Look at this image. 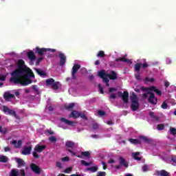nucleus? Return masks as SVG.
I'll list each match as a JSON object with an SVG mask.
<instances>
[{
    "mask_svg": "<svg viewBox=\"0 0 176 176\" xmlns=\"http://www.w3.org/2000/svg\"><path fill=\"white\" fill-rule=\"evenodd\" d=\"M30 78H35L34 72L25 65V63L23 59H19L16 68L11 73L10 82L14 85L28 86V85L32 83V80Z\"/></svg>",
    "mask_w": 176,
    "mask_h": 176,
    "instance_id": "f257e3e1",
    "label": "nucleus"
},
{
    "mask_svg": "<svg viewBox=\"0 0 176 176\" xmlns=\"http://www.w3.org/2000/svg\"><path fill=\"white\" fill-rule=\"evenodd\" d=\"M99 78H109L110 80H116L118 79V73L116 72L111 70L109 74L107 73L105 70H101L98 72Z\"/></svg>",
    "mask_w": 176,
    "mask_h": 176,
    "instance_id": "f03ea898",
    "label": "nucleus"
},
{
    "mask_svg": "<svg viewBox=\"0 0 176 176\" xmlns=\"http://www.w3.org/2000/svg\"><path fill=\"white\" fill-rule=\"evenodd\" d=\"M141 90H142V91H154V93H156L157 96H162V91L157 89V88L155 86H151L149 87H141Z\"/></svg>",
    "mask_w": 176,
    "mask_h": 176,
    "instance_id": "7ed1b4c3",
    "label": "nucleus"
},
{
    "mask_svg": "<svg viewBox=\"0 0 176 176\" xmlns=\"http://www.w3.org/2000/svg\"><path fill=\"white\" fill-rule=\"evenodd\" d=\"M65 146L67 148L68 152L72 154V156H76V153L73 152L74 146H75V142L72 141H67L65 143Z\"/></svg>",
    "mask_w": 176,
    "mask_h": 176,
    "instance_id": "20e7f679",
    "label": "nucleus"
},
{
    "mask_svg": "<svg viewBox=\"0 0 176 176\" xmlns=\"http://www.w3.org/2000/svg\"><path fill=\"white\" fill-rule=\"evenodd\" d=\"M118 97H121L122 99L123 102L124 104H128L129 103V91H124L123 93L122 91H118L117 93Z\"/></svg>",
    "mask_w": 176,
    "mask_h": 176,
    "instance_id": "39448f33",
    "label": "nucleus"
},
{
    "mask_svg": "<svg viewBox=\"0 0 176 176\" xmlns=\"http://www.w3.org/2000/svg\"><path fill=\"white\" fill-rule=\"evenodd\" d=\"M147 94H149L148 102L153 105H156L157 104V98L155 97V94L151 91H147Z\"/></svg>",
    "mask_w": 176,
    "mask_h": 176,
    "instance_id": "423d86ee",
    "label": "nucleus"
},
{
    "mask_svg": "<svg viewBox=\"0 0 176 176\" xmlns=\"http://www.w3.org/2000/svg\"><path fill=\"white\" fill-rule=\"evenodd\" d=\"M79 69H80V65H74L72 70V79H73V80H76V74L78 73V71H79Z\"/></svg>",
    "mask_w": 176,
    "mask_h": 176,
    "instance_id": "0eeeda50",
    "label": "nucleus"
},
{
    "mask_svg": "<svg viewBox=\"0 0 176 176\" xmlns=\"http://www.w3.org/2000/svg\"><path fill=\"white\" fill-rule=\"evenodd\" d=\"M3 111L6 115H11L12 116H14V118H16V119L18 118H17V114L16 113V111L9 109V107H8L6 106H3Z\"/></svg>",
    "mask_w": 176,
    "mask_h": 176,
    "instance_id": "6e6552de",
    "label": "nucleus"
},
{
    "mask_svg": "<svg viewBox=\"0 0 176 176\" xmlns=\"http://www.w3.org/2000/svg\"><path fill=\"white\" fill-rule=\"evenodd\" d=\"M32 151V145L29 146H25L21 151V153L24 155L25 156H28V155H31V152Z\"/></svg>",
    "mask_w": 176,
    "mask_h": 176,
    "instance_id": "1a4fd4ad",
    "label": "nucleus"
},
{
    "mask_svg": "<svg viewBox=\"0 0 176 176\" xmlns=\"http://www.w3.org/2000/svg\"><path fill=\"white\" fill-rule=\"evenodd\" d=\"M46 52H47V48H40L39 47L35 48V53L38 56H43Z\"/></svg>",
    "mask_w": 176,
    "mask_h": 176,
    "instance_id": "9d476101",
    "label": "nucleus"
},
{
    "mask_svg": "<svg viewBox=\"0 0 176 176\" xmlns=\"http://www.w3.org/2000/svg\"><path fill=\"white\" fill-rule=\"evenodd\" d=\"M59 58H60V67L65 65V62L67 61V56H65V54L60 52L59 53Z\"/></svg>",
    "mask_w": 176,
    "mask_h": 176,
    "instance_id": "9b49d317",
    "label": "nucleus"
},
{
    "mask_svg": "<svg viewBox=\"0 0 176 176\" xmlns=\"http://www.w3.org/2000/svg\"><path fill=\"white\" fill-rule=\"evenodd\" d=\"M30 168L33 173H35V174H41V168L38 166V165L32 164L30 165Z\"/></svg>",
    "mask_w": 176,
    "mask_h": 176,
    "instance_id": "f8f14e48",
    "label": "nucleus"
},
{
    "mask_svg": "<svg viewBox=\"0 0 176 176\" xmlns=\"http://www.w3.org/2000/svg\"><path fill=\"white\" fill-rule=\"evenodd\" d=\"M46 149V145L37 144L34 146V151L38 153H42Z\"/></svg>",
    "mask_w": 176,
    "mask_h": 176,
    "instance_id": "ddd939ff",
    "label": "nucleus"
},
{
    "mask_svg": "<svg viewBox=\"0 0 176 176\" xmlns=\"http://www.w3.org/2000/svg\"><path fill=\"white\" fill-rule=\"evenodd\" d=\"M11 144L15 145L14 148H16V149H19L20 148H21V146L23 145V141H21V140H19L17 142V140H12Z\"/></svg>",
    "mask_w": 176,
    "mask_h": 176,
    "instance_id": "4468645a",
    "label": "nucleus"
},
{
    "mask_svg": "<svg viewBox=\"0 0 176 176\" xmlns=\"http://www.w3.org/2000/svg\"><path fill=\"white\" fill-rule=\"evenodd\" d=\"M60 122L65 123V124H67V126H72V127H74L75 126V122L67 120L64 118H60Z\"/></svg>",
    "mask_w": 176,
    "mask_h": 176,
    "instance_id": "2eb2a0df",
    "label": "nucleus"
},
{
    "mask_svg": "<svg viewBox=\"0 0 176 176\" xmlns=\"http://www.w3.org/2000/svg\"><path fill=\"white\" fill-rule=\"evenodd\" d=\"M15 162L18 164V168H21V167H25V162L21 158H15Z\"/></svg>",
    "mask_w": 176,
    "mask_h": 176,
    "instance_id": "dca6fc26",
    "label": "nucleus"
},
{
    "mask_svg": "<svg viewBox=\"0 0 176 176\" xmlns=\"http://www.w3.org/2000/svg\"><path fill=\"white\" fill-rule=\"evenodd\" d=\"M27 56L30 61H35V60H36V56L32 50L29 51Z\"/></svg>",
    "mask_w": 176,
    "mask_h": 176,
    "instance_id": "f3484780",
    "label": "nucleus"
},
{
    "mask_svg": "<svg viewBox=\"0 0 176 176\" xmlns=\"http://www.w3.org/2000/svg\"><path fill=\"white\" fill-rule=\"evenodd\" d=\"M140 108V103L138 102H131V109L133 112L137 111Z\"/></svg>",
    "mask_w": 176,
    "mask_h": 176,
    "instance_id": "a211bd4d",
    "label": "nucleus"
},
{
    "mask_svg": "<svg viewBox=\"0 0 176 176\" xmlns=\"http://www.w3.org/2000/svg\"><path fill=\"white\" fill-rule=\"evenodd\" d=\"M3 98L5 100H10V98H15L14 94H10L9 91H6L4 93Z\"/></svg>",
    "mask_w": 176,
    "mask_h": 176,
    "instance_id": "6ab92c4d",
    "label": "nucleus"
},
{
    "mask_svg": "<svg viewBox=\"0 0 176 176\" xmlns=\"http://www.w3.org/2000/svg\"><path fill=\"white\" fill-rule=\"evenodd\" d=\"M80 112L78 111H73L70 114V118H73L74 119H78V118H80Z\"/></svg>",
    "mask_w": 176,
    "mask_h": 176,
    "instance_id": "aec40b11",
    "label": "nucleus"
},
{
    "mask_svg": "<svg viewBox=\"0 0 176 176\" xmlns=\"http://www.w3.org/2000/svg\"><path fill=\"white\" fill-rule=\"evenodd\" d=\"M115 61H116L117 63L119 62V61H121L122 63H131L130 60L126 58V57H124V56L121 57V58H116Z\"/></svg>",
    "mask_w": 176,
    "mask_h": 176,
    "instance_id": "412c9836",
    "label": "nucleus"
},
{
    "mask_svg": "<svg viewBox=\"0 0 176 176\" xmlns=\"http://www.w3.org/2000/svg\"><path fill=\"white\" fill-rule=\"evenodd\" d=\"M34 71L39 75V76H46V73L41 69L34 68Z\"/></svg>",
    "mask_w": 176,
    "mask_h": 176,
    "instance_id": "4be33fe9",
    "label": "nucleus"
},
{
    "mask_svg": "<svg viewBox=\"0 0 176 176\" xmlns=\"http://www.w3.org/2000/svg\"><path fill=\"white\" fill-rule=\"evenodd\" d=\"M120 166H124V167H129V164L126 162V160L122 157H120Z\"/></svg>",
    "mask_w": 176,
    "mask_h": 176,
    "instance_id": "5701e85b",
    "label": "nucleus"
},
{
    "mask_svg": "<svg viewBox=\"0 0 176 176\" xmlns=\"http://www.w3.org/2000/svg\"><path fill=\"white\" fill-rule=\"evenodd\" d=\"M157 174L161 176H170V173L165 170H159L157 172Z\"/></svg>",
    "mask_w": 176,
    "mask_h": 176,
    "instance_id": "b1692460",
    "label": "nucleus"
},
{
    "mask_svg": "<svg viewBox=\"0 0 176 176\" xmlns=\"http://www.w3.org/2000/svg\"><path fill=\"white\" fill-rule=\"evenodd\" d=\"M131 102H138V96L134 93L130 96Z\"/></svg>",
    "mask_w": 176,
    "mask_h": 176,
    "instance_id": "393cba45",
    "label": "nucleus"
},
{
    "mask_svg": "<svg viewBox=\"0 0 176 176\" xmlns=\"http://www.w3.org/2000/svg\"><path fill=\"white\" fill-rule=\"evenodd\" d=\"M140 140H142L146 144H152V139H149L148 137L146 136H140Z\"/></svg>",
    "mask_w": 176,
    "mask_h": 176,
    "instance_id": "a878e982",
    "label": "nucleus"
},
{
    "mask_svg": "<svg viewBox=\"0 0 176 176\" xmlns=\"http://www.w3.org/2000/svg\"><path fill=\"white\" fill-rule=\"evenodd\" d=\"M129 141L131 142V144H134V145L141 144V140H140L138 139L130 138V139H129Z\"/></svg>",
    "mask_w": 176,
    "mask_h": 176,
    "instance_id": "bb28decb",
    "label": "nucleus"
},
{
    "mask_svg": "<svg viewBox=\"0 0 176 176\" xmlns=\"http://www.w3.org/2000/svg\"><path fill=\"white\" fill-rule=\"evenodd\" d=\"M98 170V167L97 166H91V167H88L87 168V171H90L91 173H97Z\"/></svg>",
    "mask_w": 176,
    "mask_h": 176,
    "instance_id": "cd10ccee",
    "label": "nucleus"
},
{
    "mask_svg": "<svg viewBox=\"0 0 176 176\" xmlns=\"http://www.w3.org/2000/svg\"><path fill=\"white\" fill-rule=\"evenodd\" d=\"M60 86V82H56L54 81V84L51 85L52 89L53 90H58V87Z\"/></svg>",
    "mask_w": 176,
    "mask_h": 176,
    "instance_id": "c85d7f7f",
    "label": "nucleus"
},
{
    "mask_svg": "<svg viewBox=\"0 0 176 176\" xmlns=\"http://www.w3.org/2000/svg\"><path fill=\"white\" fill-rule=\"evenodd\" d=\"M140 156V152L133 153H132V157L135 159V160L140 161L141 160V157H138Z\"/></svg>",
    "mask_w": 176,
    "mask_h": 176,
    "instance_id": "c756f323",
    "label": "nucleus"
},
{
    "mask_svg": "<svg viewBox=\"0 0 176 176\" xmlns=\"http://www.w3.org/2000/svg\"><path fill=\"white\" fill-rule=\"evenodd\" d=\"M141 67H142V64L137 63L134 66L135 71H136V72H140Z\"/></svg>",
    "mask_w": 176,
    "mask_h": 176,
    "instance_id": "7c9ffc66",
    "label": "nucleus"
},
{
    "mask_svg": "<svg viewBox=\"0 0 176 176\" xmlns=\"http://www.w3.org/2000/svg\"><path fill=\"white\" fill-rule=\"evenodd\" d=\"M10 176H19V170L12 169L10 173Z\"/></svg>",
    "mask_w": 176,
    "mask_h": 176,
    "instance_id": "2f4dec72",
    "label": "nucleus"
},
{
    "mask_svg": "<svg viewBox=\"0 0 176 176\" xmlns=\"http://www.w3.org/2000/svg\"><path fill=\"white\" fill-rule=\"evenodd\" d=\"M54 79L53 78H48L46 80L45 83L47 86H52L54 82Z\"/></svg>",
    "mask_w": 176,
    "mask_h": 176,
    "instance_id": "473e14b6",
    "label": "nucleus"
},
{
    "mask_svg": "<svg viewBox=\"0 0 176 176\" xmlns=\"http://www.w3.org/2000/svg\"><path fill=\"white\" fill-rule=\"evenodd\" d=\"M0 163H8V157L0 155Z\"/></svg>",
    "mask_w": 176,
    "mask_h": 176,
    "instance_id": "72a5a7b5",
    "label": "nucleus"
},
{
    "mask_svg": "<svg viewBox=\"0 0 176 176\" xmlns=\"http://www.w3.org/2000/svg\"><path fill=\"white\" fill-rule=\"evenodd\" d=\"M74 107H75V103H70L68 105H65V109H67V111H71V109H74Z\"/></svg>",
    "mask_w": 176,
    "mask_h": 176,
    "instance_id": "f704fd0d",
    "label": "nucleus"
},
{
    "mask_svg": "<svg viewBox=\"0 0 176 176\" xmlns=\"http://www.w3.org/2000/svg\"><path fill=\"white\" fill-rule=\"evenodd\" d=\"M102 79L103 82L106 83L107 87H109V79L107 77H100Z\"/></svg>",
    "mask_w": 176,
    "mask_h": 176,
    "instance_id": "c9c22d12",
    "label": "nucleus"
},
{
    "mask_svg": "<svg viewBox=\"0 0 176 176\" xmlns=\"http://www.w3.org/2000/svg\"><path fill=\"white\" fill-rule=\"evenodd\" d=\"M90 152L89 151H82L81 152V156H84L85 157H87L88 159H89L90 157Z\"/></svg>",
    "mask_w": 176,
    "mask_h": 176,
    "instance_id": "e433bc0d",
    "label": "nucleus"
},
{
    "mask_svg": "<svg viewBox=\"0 0 176 176\" xmlns=\"http://www.w3.org/2000/svg\"><path fill=\"white\" fill-rule=\"evenodd\" d=\"M149 115L151 118H152L153 119H155V120H159V117L156 116L155 115V113H153V111H150Z\"/></svg>",
    "mask_w": 176,
    "mask_h": 176,
    "instance_id": "4c0bfd02",
    "label": "nucleus"
},
{
    "mask_svg": "<svg viewBox=\"0 0 176 176\" xmlns=\"http://www.w3.org/2000/svg\"><path fill=\"white\" fill-rule=\"evenodd\" d=\"M32 155H33V157L34 159H40L41 158V155L39 154H38V151H33L32 152Z\"/></svg>",
    "mask_w": 176,
    "mask_h": 176,
    "instance_id": "58836bf2",
    "label": "nucleus"
},
{
    "mask_svg": "<svg viewBox=\"0 0 176 176\" xmlns=\"http://www.w3.org/2000/svg\"><path fill=\"white\" fill-rule=\"evenodd\" d=\"M32 89L35 91V93L38 95H39V89H38V86L34 85H32Z\"/></svg>",
    "mask_w": 176,
    "mask_h": 176,
    "instance_id": "ea45409f",
    "label": "nucleus"
},
{
    "mask_svg": "<svg viewBox=\"0 0 176 176\" xmlns=\"http://www.w3.org/2000/svg\"><path fill=\"white\" fill-rule=\"evenodd\" d=\"M97 57H101L102 58L105 57V52H104V51H99Z\"/></svg>",
    "mask_w": 176,
    "mask_h": 176,
    "instance_id": "a19ab883",
    "label": "nucleus"
},
{
    "mask_svg": "<svg viewBox=\"0 0 176 176\" xmlns=\"http://www.w3.org/2000/svg\"><path fill=\"white\" fill-rule=\"evenodd\" d=\"M93 164V162H87L85 160H81V164H82L83 166H90Z\"/></svg>",
    "mask_w": 176,
    "mask_h": 176,
    "instance_id": "79ce46f5",
    "label": "nucleus"
},
{
    "mask_svg": "<svg viewBox=\"0 0 176 176\" xmlns=\"http://www.w3.org/2000/svg\"><path fill=\"white\" fill-rule=\"evenodd\" d=\"M170 133L172 135H176V129L174 127L170 128Z\"/></svg>",
    "mask_w": 176,
    "mask_h": 176,
    "instance_id": "37998d69",
    "label": "nucleus"
},
{
    "mask_svg": "<svg viewBox=\"0 0 176 176\" xmlns=\"http://www.w3.org/2000/svg\"><path fill=\"white\" fill-rule=\"evenodd\" d=\"M157 129L159 131L164 130V124H160L157 125Z\"/></svg>",
    "mask_w": 176,
    "mask_h": 176,
    "instance_id": "c03bdc74",
    "label": "nucleus"
},
{
    "mask_svg": "<svg viewBox=\"0 0 176 176\" xmlns=\"http://www.w3.org/2000/svg\"><path fill=\"white\" fill-rule=\"evenodd\" d=\"M72 172V167H68L66 169H65V170H64V173L65 174H69Z\"/></svg>",
    "mask_w": 176,
    "mask_h": 176,
    "instance_id": "a18cd8bd",
    "label": "nucleus"
},
{
    "mask_svg": "<svg viewBox=\"0 0 176 176\" xmlns=\"http://www.w3.org/2000/svg\"><path fill=\"white\" fill-rule=\"evenodd\" d=\"M49 141H50V142H54V143H55V142H57V138H56L54 136H51V137L49 138Z\"/></svg>",
    "mask_w": 176,
    "mask_h": 176,
    "instance_id": "49530a36",
    "label": "nucleus"
},
{
    "mask_svg": "<svg viewBox=\"0 0 176 176\" xmlns=\"http://www.w3.org/2000/svg\"><path fill=\"white\" fill-rule=\"evenodd\" d=\"M149 169V167H148V165L145 164L142 167V170L143 173H146L148 170Z\"/></svg>",
    "mask_w": 176,
    "mask_h": 176,
    "instance_id": "de8ad7c7",
    "label": "nucleus"
},
{
    "mask_svg": "<svg viewBox=\"0 0 176 176\" xmlns=\"http://www.w3.org/2000/svg\"><path fill=\"white\" fill-rule=\"evenodd\" d=\"M168 107V104H167L166 102H163L162 104L161 105V108H162V109H167Z\"/></svg>",
    "mask_w": 176,
    "mask_h": 176,
    "instance_id": "09e8293b",
    "label": "nucleus"
},
{
    "mask_svg": "<svg viewBox=\"0 0 176 176\" xmlns=\"http://www.w3.org/2000/svg\"><path fill=\"white\" fill-rule=\"evenodd\" d=\"M43 60V57H39L37 58L36 62V65H39L41 64V62Z\"/></svg>",
    "mask_w": 176,
    "mask_h": 176,
    "instance_id": "8fccbe9b",
    "label": "nucleus"
},
{
    "mask_svg": "<svg viewBox=\"0 0 176 176\" xmlns=\"http://www.w3.org/2000/svg\"><path fill=\"white\" fill-rule=\"evenodd\" d=\"M80 118L84 119L85 120H87V117L85 115V113H80Z\"/></svg>",
    "mask_w": 176,
    "mask_h": 176,
    "instance_id": "3c124183",
    "label": "nucleus"
},
{
    "mask_svg": "<svg viewBox=\"0 0 176 176\" xmlns=\"http://www.w3.org/2000/svg\"><path fill=\"white\" fill-rule=\"evenodd\" d=\"M98 115H99V116H104L105 111H101V110H98Z\"/></svg>",
    "mask_w": 176,
    "mask_h": 176,
    "instance_id": "603ef678",
    "label": "nucleus"
},
{
    "mask_svg": "<svg viewBox=\"0 0 176 176\" xmlns=\"http://www.w3.org/2000/svg\"><path fill=\"white\" fill-rule=\"evenodd\" d=\"M145 80L146 82H155V78H149V77H146Z\"/></svg>",
    "mask_w": 176,
    "mask_h": 176,
    "instance_id": "864d4df0",
    "label": "nucleus"
},
{
    "mask_svg": "<svg viewBox=\"0 0 176 176\" xmlns=\"http://www.w3.org/2000/svg\"><path fill=\"white\" fill-rule=\"evenodd\" d=\"M98 89H99V90H100L101 94H104V89H103L102 87L101 86V84H99V85H98Z\"/></svg>",
    "mask_w": 176,
    "mask_h": 176,
    "instance_id": "5fc2aeb1",
    "label": "nucleus"
},
{
    "mask_svg": "<svg viewBox=\"0 0 176 176\" xmlns=\"http://www.w3.org/2000/svg\"><path fill=\"white\" fill-rule=\"evenodd\" d=\"M99 126H98V124L97 123H94L93 125H92V129L94 130H97L98 129Z\"/></svg>",
    "mask_w": 176,
    "mask_h": 176,
    "instance_id": "6e6d98bb",
    "label": "nucleus"
},
{
    "mask_svg": "<svg viewBox=\"0 0 176 176\" xmlns=\"http://www.w3.org/2000/svg\"><path fill=\"white\" fill-rule=\"evenodd\" d=\"M102 165L103 167V170H107V168H108V166L107 165V163L105 162H102Z\"/></svg>",
    "mask_w": 176,
    "mask_h": 176,
    "instance_id": "4d7b16f0",
    "label": "nucleus"
},
{
    "mask_svg": "<svg viewBox=\"0 0 176 176\" xmlns=\"http://www.w3.org/2000/svg\"><path fill=\"white\" fill-rule=\"evenodd\" d=\"M0 80L4 82L6 80V76L0 74Z\"/></svg>",
    "mask_w": 176,
    "mask_h": 176,
    "instance_id": "13d9d810",
    "label": "nucleus"
},
{
    "mask_svg": "<svg viewBox=\"0 0 176 176\" xmlns=\"http://www.w3.org/2000/svg\"><path fill=\"white\" fill-rule=\"evenodd\" d=\"M56 167H58V168H63V164H61V162H57Z\"/></svg>",
    "mask_w": 176,
    "mask_h": 176,
    "instance_id": "bf43d9fd",
    "label": "nucleus"
},
{
    "mask_svg": "<svg viewBox=\"0 0 176 176\" xmlns=\"http://www.w3.org/2000/svg\"><path fill=\"white\" fill-rule=\"evenodd\" d=\"M148 67H149V64H148V63L145 62L143 63L142 66V68H148Z\"/></svg>",
    "mask_w": 176,
    "mask_h": 176,
    "instance_id": "052dcab7",
    "label": "nucleus"
},
{
    "mask_svg": "<svg viewBox=\"0 0 176 176\" xmlns=\"http://www.w3.org/2000/svg\"><path fill=\"white\" fill-rule=\"evenodd\" d=\"M105 175H107V173H105V172H98L97 176H105Z\"/></svg>",
    "mask_w": 176,
    "mask_h": 176,
    "instance_id": "680f3d73",
    "label": "nucleus"
},
{
    "mask_svg": "<svg viewBox=\"0 0 176 176\" xmlns=\"http://www.w3.org/2000/svg\"><path fill=\"white\" fill-rule=\"evenodd\" d=\"M21 176H25V170L24 169L20 170Z\"/></svg>",
    "mask_w": 176,
    "mask_h": 176,
    "instance_id": "e2e57ef3",
    "label": "nucleus"
},
{
    "mask_svg": "<svg viewBox=\"0 0 176 176\" xmlns=\"http://www.w3.org/2000/svg\"><path fill=\"white\" fill-rule=\"evenodd\" d=\"M135 78L137 79V80H141V76L140 74V72H138L137 75L135 76Z\"/></svg>",
    "mask_w": 176,
    "mask_h": 176,
    "instance_id": "0e129e2a",
    "label": "nucleus"
},
{
    "mask_svg": "<svg viewBox=\"0 0 176 176\" xmlns=\"http://www.w3.org/2000/svg\"><path fill=\"white\" fill-rule=\"evenodd\" d=\"M14 95L16 96V97H19L20 96V92L17 90H14Z\"/></svg>",
    "mask_w": 176,
    "mask_h": 176,
    "instance_id": "69168bd1",
    "label": "nucleus"
},
{
    "mask_svg": "<svg viewBox=\"0 0 176 176\" xmlns=\"http://www.w3.org/2000/svg\"><path fill=\"white\" fill-rule=\"evenodd\" d=\"M171 162H173V163H176V157H175V155H172Z\"/></svg>",
    "mask_w": 176,
    "mask_h": 176,
    "instance_id": "338daca9",
    "label": "nucleus"
},
{
    "mask_svg": "<svg viewBox=\"0 0 176 176\" xmlns=\"http://www.w3.org/2000/svg\"><path fill=\"white\" fill-rule=\"evenodd\" d=\"M69 160V157H65L62 158V162H68Z\"/></svg>",
    "mask_w": 176,
    "mask_h": 176,
    "instance_id": "774afa93",
    "label": "nucleus"
}]
</instances>
